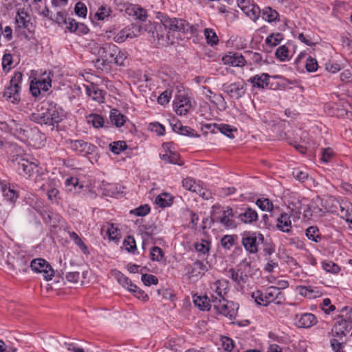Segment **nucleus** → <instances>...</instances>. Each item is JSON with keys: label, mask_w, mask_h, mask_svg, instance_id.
Masks as SVG:
<instances>
[{"label": "nucleus", "mask_w": 352, "mask_h": 352, "mask_svg": "<svg viewBox=\"0 0 352 352\" xmlns=\"http://www.w3.org/2000/svg\"><path fill=\"white\" fill-rule=\"evenodd\" d=\"M65 117L64 110L52 103L47 104L46 107H42V111L32 113L30 116V120L40 124H45L54 126L60 122Z\"/></svg>", "instance_id": "1"}, {"label": "nucleus", "mask_w": 352, "mask_h": 352, "mask_svg": "<svg viewBox=\"0 0 352 352\" xmlns=\"http://www.w3.org/2000/svg\"><path fill=\"white\" fill-rule=\"evenodd\" d=\"M92 50L98 56L96 63H100L102 66L107 63H113V56L118 52V47L113 43L96 44Z\"/></svg>", "instance_id": "2"}, {"label": "nucleus", "mask_w": 352, "mask_h": 352, "mask_svg": "<svg viewBox=\"0 0 352 352\" xmlns=\"http://www.w3.org/2000/svg\"><path fill=\"white\" fill-rule=\"evenodd\" d=\"M241 236L243 246L250 254L257 253L259 244L264 241L263 235L258 232H244Z\"/></svg>", "instance_id": "3"}, {"label": "nucleus", "mask_w": 352, "mask_h": 352, "mask_svg": "<svg viewBox=\"0 0 352 352\" xmlns=\"http://www.w3.org/2000/svg\"><path fill=\"white\" fill-rule=\"evenodd\" d=\"M212 305L214 309L220 314L228 318L230 320L234 319L237 315L239 305L233 301H228L226 299L212 300Z\"/></svg>", "instance_id": "4"}, {"label": "nucleus", "mask_w": 352, "mask_h": 352, "mask_svg": "<svg viewBox=\"0 0 352 352\" xmlns=\"http://www.w3.org/2000/svg\"><path fill=\"white\" fill-rule=\"evenodd\" d=\"M66 144L72 151L83 156L93 154L96 149L94 144L82 140L69 139L66 140Z\"/></svg>", "instance_id": "5"}, {"label": "nucleus", "mask_w": 352, "mask_h": 352, "mask_svg": "<svg viewBox=\"0 0 352 352\" xmlns=\"http://www.w3.org/2000/svg\"><path fill=\"white\" fill-rule=\"evenodd\" d=\"M157 19L165 28L171 31H181L187 28V21L181 19L170 18L164 13H158Z\"/></svg>", "instance_id": "6"}, {"label": "nucleus", "mask_w": 352, "mask_h": 352, "mask_svg": "<svg viewBox=\"0 0 352 352\" xmlns=\"http://www.w3.org/2000/svg\"><path fill=\"white\" fill-rule=\"evenodd\" d=\"M30 267L32 271L36 273H42L44 278L47 280H51L54 274L52 266L43 258L33 259L30 262Z\"/></svg>", "instance_id": "7"}, {"label": "nucleus", "mask_w": 352, "mask_h": 352, "mask_svg": "<svg viewBox=\"0 0 352 352\" xmlns=\"http://www.w3.org/2000/svg\"><path fill=\"white\" fill-rule=\"evenodd\" d=\"M141 26L136 24H131L121 30L113 37V41L116 43L124 42L127 38H133L140 35Z\"/></svg>", "instance_id": "8"}, {"label": "nucleus", "mask_w": 352, "mask_h": 352, "mask_svg": "<svg viewBox=\"0 0 352 352\" xmlns=\"http://www.w3.org/2000/svg\"><path fill=\"white\" fill-rule=\"evenodd\" d=\"M223 90L229 96L234 99H239L246 92L245 84L244 82H235L232 83H225L223 85Z\"/></svg>", "instance_id": "9"}, {"label": "nucleus", "mask_w": 352, "mask_h": 352, "mask_svg": "<svg viewBox=\"0 0 352 352\" xmlns=\"http://www.w3.org/2000/svg\"><path fill=\"white\" fill-rule=\"evenodd\" d=\"M239 267L240 268L237 270H235L234 268L230 269L228 270V276L237 285H241L245 283L248 278V275L242 272L241 267L250 268V263L244 259L240 263Z\"/></svg>", "instance_id": "10"}, {"label": "nucleus", "mask_w": 352, "mask_h": 352, "mask_svg": "<svg viewBox=\"0 0 352 352\" xmlns=\"http://www.w3.org/2000/svg\"><path fill=\"white\" fill-rule=\"evenodd\" d=\"M228 281L226 280H217L210 285L211 290L215 294L211 295L212 300L226 299L225 296L228 293Z\"/></svg>", "instance_id": "11"}, {"label": "nucleus", "mask_w": 352, "mask_h": 352, "mask_svg": "<svg viewBox=\"0 0 352 352\" xmlns=\"http://www.w3.org/2000/svg\"><path fill=\"white\" fill-rule=\"evenodd\" d=\"M336 206H339L338 215L347 223L352 229V203L346 199L336 201Z\"/></svg>", "instance_id": "12"}, {"label": "nucleus", "mask_w": 352, "mask_h": 352, "mask_svg": "<svg viewBox=\"0 0 352 352\" xmlns=\"http://www.w3.org/2000/svg\"><path fill=\"white\" fill-rule=\"evenodd\" d=\"M237 215L234 213L232 208L227 207L226 210H223V213L220 216L214 217L217 221L221 223L227 228H235L236 223L234 220V217Z\"/></svg>", "instance_id": "13"}, {"label": "nucleus", "mask_w": 352, "mask_h": 352, "mask_svg": "<svg viewBox=\"0 0 352 352\" xmlns=\"http://www.w3.org/2000/svg\"><path fill=\"white\" fill-rule=\"evenodd\" d=\"M17 162V171L19 175L24 177H30L35 170L37 171V165L33 162H29L24 158H16Z\"/></svg>", "instance_id": "14"}, {"label": "nucleus", "mask_w": 352, "mask_h": 352, "mask_svg": "<svg viewBox=\"0 0 352 352\" xmlns=\"http://www.w3.org/2000/svg\"><path fill=\"white\" fill-rule=\"evenodd\" d=\"M237 218L243 223L251 224L258 220V214L256 210L246 206L241 209V212L236 211Z\"/></svg>", "instance_id": "15"}, {"label": "nucleus", "mask_w": 352, "mask_h": 352, "mask_svg": "<svg viewBox=\"0 0 352 352\" xmlns=\"http://www.w3.org/2000/svg\"><path fill=\"white\" fill-rule=\"evenodd\" d=\"M296 324L300 328H310L317 323V318L311 313L296 314L295 316Z\"/></svg>", "instance_id": "16"}, {"label": "nucleus", "mask_w": 352, "mask_h": 352, "mask_svg": "<svg viewBox=\"0 0 352 352\" xmlns=\"http://www.w3.org/2000/svg\"><path fill=\"white\" fill-rule=\"evenodd\" d=\"M0 188L5 199L14 204L19 197L18 192L13 186L5 180L0 181Z\"/></svg>", "instance_id": "17"}, {"label": "nucleus", "mask_w": 352, "mask_h": 352, "mask_svg": "<svg viewBox=\"0 0 352 352\" xmlns=\"http://www.w3.org/2000/svg\"><path fill=\"white\" fill-rule=\"evenodd\" d=\"M222 60L225 65L232 67H243L246 64L244 56L238 52H229L228 54L224 56Z\"/></svg>", "instance_id": "18"}, {"label": "nucleus", "mask_w": 352, "mask_h": 352, "mask_svg": "<svg viewBox=\"0 0 352 352\" xmlns=\"http://www.w3.org/2000/svg\"><path fill=\"white\" fill-rule=\"evenodd\" d=\"M185 270L189 277L191 278L201 276L208 270L206 265L203 262L197 260L193 263L186 265Z\"/></svg>", "instance_id": "19"}, {"label": "nucleus", "mask_w": 352, "mask_h": 352, "mask_svg": "<svg viewBox=\"0 0 352 352\" xmlns=\"http://www.w3.org/2000/svg\"><path fill=\"white\" fill-rule=\"evenodd\" d=\"M174 107L176 113L180 116L186 115L192 107L190 99L186 96H180L175 102Z\"/></svg>", "instance_id": "20"}, {"label": "nucleus", "mask_w": 352, "mask_h": 352, "mask_svg": "<svg viewBox=\"0 0 352 352\" xmlns=\"http://www.w3.org/2000/svg\"><path fill=\"white\" fill-rule=\"evenodd\" d=\"M265 302L267 305L270 302H274L276 304H280L281 300L284 298V296L278 288L271 286L267 288L265 293Z\"/></svg>", "instance_id": "21"}, {"label": "nucleus", "mask_w": 352, "mask_h": 352, "mask_svg": "<svg viewBox=\"0 0 352 352\" xmlns=\"http://www.w3.org/2000/svg\"><path fill=\"white\" fill-rule=\"evenodd\" d=\"M7 263L16 273L26 272L29 267L28 260L24 256H17L12 262L8 259Z\"/></svg>", "instance_id": "22"}, {"label": "nucleus", "mask_w": 352, "mask_h": 352, "mask_svg": "<svg viewBox=\"0 0 352 352\" xmlns=\"http://www.w3.org/2000/svg\"><path fill=\"white\" fill-rule=\"evenodd\" d=\"M86 92L94 100L99 103H102L104 100L105 91L99 89L96 84L91 83L90 85L87 86Z\"/></svg>", "instance_id": "23"}, {"label": "nucleus", "mask_w": 352, "mask_h": 352, "mask_svg": "<svg viewBox=\"0 0 352 352\" xmlns=\"http://www.w3.org/2000/svg\"><path fill=\"white\" fill-rule=\"evenodd\" d=\"M248 81L252 85L253 87L264 89L269 85L270 75L266 73L255 75L250 78Z\"/></svg>", "instance_id": "24"}, {"label": "nucleus", "mask_w": 352, "mask_h": 352, "mask_svg": "<svg viewBox=\"0 0 352 352\" xmlns=\"http://www.w3.org/2000/svg\"><path fill=\"white\" fill-rule=\"evenodd\" d=\"M337 322L332 329V332L335 336H346L352 329V324L343 321L341 319H336Z\"/></svg>", "instance_id": "25"}, {"label": "nucleus", "mask_w": 352, "mask_h": 352, "mask_svg": "<svg viewBox=\"0 0 352 352\" xmlns=\"http://www.w3.org/2000/svg\"><path fill=\"white\" fill-rule=\"evenodd\" d=\"M276 227L284 232H289L292 228L291 217L287 213H282L277 219Z\"/></svg>", "instance_id": "26"}, {"label": "nucleus", "mask_w": 352, "mask_h": 352, "mask_svg": "<svg viewBox=\"0 0 352 352\" xmlns=\"http://www.w3.org/2000/svg\"><path fill=\"white\" fill-rule=\"evenodd\" d=\"M193 302L201 311L210 310L212 302V298L210 299L206 295L205 296H193Z\"/></svg>", "instance_id": "27"}, {"label": "nucleus", "mask_w": 352, "mask_h": 352, "mask_svg": "<svg viewBox=\"0 0 352 352\" xmlns=\"http://www.w3.org/2000/svg\"><path fill=\"white\" fill-rule=\"evenodd\" d=\"M140 230L142 232V238L143 240L142 246L143 248H144L145 245L150 243V240L152 239L153 235L155 234L157 228L156 226H141L140 227Z\"/></svg>", "instance_id": "28"}, {"label": "nucleus", "mask_w": 352, "mask_h": 352, "mask_svg": "<svg viewBox=\"0 0 352 352\" xmlns=\"http://www.w3.org/2000/svg\"><path fill=\"white\" fill-rule=\"evenodd\" d=\"M109 118L111 122L117 127L123 126L126 121V117L117 109L111 110Z\"/></svg>", "instance_id": "29"}, {"label": "nucleus", "mask_w": 352, "mask_h": 352, "mask_svg": "<svg viewBox=\"0 0 352 352\" xmlns=\"http://www.w3.org/2000/svg\"><path fill=\"white\" fill-rule=\"evenodd\" d=\"M113 274L118 283L122 285L123 287L127 289L129 292L131 291V288H136V285L132 283L131 279L125 276L122 272L115 270Z\"/></svg>", "instance_id": "30"}, {"label": "nucleus", "mask_w": 352, "mask_h": 352, "mask_svg": "<svg viewBox=\"0 0 352 352\" xmlns=\"http://www.w3.org/2000/svg\"><path fill=\"white\" fill-rule=\"evenodd\" d=\"M262 17L269 23L279 21V14L271 7H265L262 10Z\"/></svg>", "instance_id": "31"}, {"label": "nucleus", "mask_w": 352, "mask_h": 352, "mask_svg": "<svg viewBox=\"0 0 352 352\" xmlns=\"http://www.w3.org/2000/svg\"><path fill=\"white\" fill-rule=\"evenodd\" d=\"M243 12L254 22L256 21L261 14V10L259 7L254 3L249 5L245 10H243Z\"/></svg>", "instance_id": "32"}, {"label": "nucleus", "mask_w": 352, "mask_h": 352, "mask_svg": "<svg viewBox=\"0 0 352 352\" xmlns=\"http://www.w3.org/2000/svg\"><path fill=\"white\" fill-rule=\"evenodd\" d=\"M15 89L14 87L10 84L3 91V96L7 100H10L12 103H17L20 100V91H17L15 94Z\"/></svg>", "instance_id": "33"}, {"label": "nucleus", "mask_w": 352, "mask_h": 352, "mask_svg": "<svg viewBox=\"0 0 352 352\" xmlns=\"http://www.w3.org/2000/svg\"><path fill=\"white\" fill-rule=\"evenodd\" d=\"M68 234L70 239L74 242L84 254H89L87 246L75 232H69Z\"/></svg>", "instance_id": "34"}, {"label": "nucleus", "mask_w": 352, "mask_h": 352, "mask_svg": "<svg viewBox=\"0 0 352 352\" xmlns=\"http://www.w3.org/2000/svg\"><path fill=\"white\" fill-rule=\"evenodd\" d=\"M110 151L115 155H119L122 151L127 148V144L125 141H115L109 145Z\"/></svg>", "instance_id": "35"}, {"label": "nucleus", "mask_w": 352, "mask_h": 352, "mask_svg": "<svg viewBox=\"0 0 352 352\" xmlns=\"http://www.w3.org/2000/svg\"><path fill=\"white\" fill-rule=\"evenodd\" d=\"M214 128H217L222 134H224L227 137L230 138H233L234 137L233 132L236 131V129L232 127L231 126L226 124H214Z\"/></svg>", "instance_id": "36"}, {"label": "nucleus", "mask_w": 352, "mask_h": 352, "mask_svg": "<svg viewBox=\"0 0 352 352\" xmlns=\"http://www.w3.org/2000/svg\"><path fill=\"white\" fill-rule=\"evenodd\" d=\"M340 314L336 319H341L343 321L352 324V307L346 306L341 309Z\"/></svg>", "instance_id": "37"}, {"label": "nucleus", "mask_w": 352, "mask_h": 352, "mask_svg": "<svg viewBox=\"0 0 352 352\" xmlns=\"http://www.w3.org/2000/svg\"><path fill=\"white\" fill-rule=\"evenodd\" d=\"M306 236L314 242L318 243L321 239L320 231L316 226H310L306 230Z\"/></svg>", "instance_id": "38"}, {"label": "nucleus", "mask_w": 352, "mask_h": 352, "mask_svg": "<svg viewBox=\"0 0 352 352\" xmlns=\"http://www.w3.org/2000/svg\"><path fill=\"white\" fill-rule=\"evenodd\" d=\"M161 159L166 163L183 165V162H179V155L175 153L163 154L161 155Z\"/></svg>", "instance_id": "39"}, {"label": "nucleus", "mask_w": 352, "mask_h": 352, "mask_svg": "<svg viewBox=\"0 0 352 352\" xmlns=\"http://www.w3.org/2000/svg\"><path fill=\"white\" fill-rule=\"evenodd\" d=\"M195 248L199 253L206 254L210 251V242L208 240L201 239L195 243Z\"/></svg>", "instance_id": "40"}, {"label": "nucleus", "mask_w": 352, "mask_h": 352, "mask_svg": "<svg viewBox=\"0 0 352 352\" xmlns=\"http://www.w3.org/2000/svg\"><path fill=\"white\" fill-rule=\"evenodd\" d=\"M204 32L208 44L213 46L218 43V36L212 29L206 28Z\"/></svg>", "instance_id": "41"}, {"label": "nucleus", "mask_w": 352, "mask_h": 352, "mask_svg": "<svg viewBox=\"0 0 352 352\" xmlns=\"http://www.w3.org/2000/svg\"><path fill=\"white\" fill-rule=\"evenodd\" d=\"M87 119V122L92 124L93 126L95 128H100L104 126V120L100 115L90 114Z\"/></svg>", "instance_id": "42"}, {"label": "nucleus", "mask_w": 352, "mask_h": 352, "mask_svg": "<svg viewBox=\"0 0 352 352\" xmlns=\"http://www.w3.org/2000/svg\"><path fill=\"white\" fill-rule=\"evenodd\" d=\"M23 80V74L20 72H14L13 76L12 77L10 84L14 87L15 89V94L17 91H21V82Z\"/></svg>", "instance_id": "43"}, {"label": "nucleus", "mask_w": 352, "mask_h": 352, "mask_svg": "<svg viewBox=\"0 0 352 352\" xmlns=\"http://www.w3.org/2000/svg\"><path fill=\"white\" fill-rule=\"evenodd\" d=\"M283 39V35L280 33L271 34L265 39V43L270 47L278 45Z\"/></svg>", "instance_id": "44"}, {"label": "nucleus", "mask_w": 352, "mask_h": 352, "mask_svg": "<svg viewBox=\"0 0 352 352\" xmlns=\"http://www.w3.org/2000/svg\"><path fill=\"white\" fill-rule=\"evenodd\" d=\"M172 203V198L166 193L158 195L155 199V204L161 208L170 206Z\"/></svg>", "instance_id": "45"}, {"label": "nucleus", "mask_w": 352, "mask_h": 352, "mask_svg": "<svg viewBox=\"0 0 352 352\" xmlns=\"http://www.w3.org/2000/svg\"><path fill=\"white\" fill-rule=\"evenodd\" d=\"M164 254L162 248L153 246L150 251V258L153 261L160 262L162 261Z\"/></svg>", "instance_id": "46"}, {"label": "nucleus", "mask_w": 352, "mask_h": 352, "mask_svg": "<svg viewBox=\"0 0 352 352\" xmlns=\"http://www.w3.org/2000/svg\"><path fill=\"white\" fill-rule=\"evenodd\" d=\"M322 268L327 272L338 274L340 267L331 261H324L322 263Z\"/></svg>", "instance_id": "47"}, {"label": "nucleus", "mask_w": 352, "mask_h": 352, "mask_svg": "<svg viewBox=\"0 0 352 352\" xmlns=\"http://www.w3.org/2000/svg\"><path fill=\"white\" fill-rule=\"evenodd\" d=\"M128 56L127 52L124 50H120L118 48V52L113 56V63L119 66H124V62Z\"/></svg>", "instance_id": "48"}, {"label": "nucleus", "mask_w": 352, "mask_h": 352, "mask_svg": "<svg viewBox=\"0 0 352 352\" xmlns=\"http://www.w3.org/2000/svg\"><path fill=\"white\" fill-rule=\"evenodd\" d=\"M256 204L263 211H272L274 208L272 202L267 198L258 199Z\"/></svg>", "instance_id": "49"}, {"label": "nucleus", "mask_w": 352, "mask_h": 352, "mask_svg": "<svg viewBox=\"0 0 352 352\" xmlns=\"http://www.w3.org/2000/svg\"><path fill=\"white\" fill-rule=\"evenodd\" d=\"M151 211V208L148 204L141 205L134 210L130 211L131 214H135L138 217H144L148 214Z\"/></svg>", "instance_id": "50"}, {"label": "nucleus", "mask_w": 352, "mask_h": 352, "mask_svg": "<svg viewBox=\"0 0 352 352\" xmlns=\"http://www.w3.org/2000/svg\"><path fill=\"white\" fill-rule=\"evenodd\" d=\"M275 55L280 61H285L288 59L289 50L285 45H281L276 51Z\"/></svg>", "instance_id": "51"}, {"label": "nucleus", "mask_w": 352, "mask_h": 352, "mask_svg": "<svg viewBox=\"0 0 352 352\" xmlns=\"http://www.w3.org/2000/svg\"><path fill=\"white\" fill-rule=\"evenodd\" d=\"M251 297L254 300V302L259 305L267 306V303L265 302V294L261 290H256L252 292Z\"/></svg>", "instance_id": "52"}, {"label": "nucleus", "mask_w": 352, "mask_h": 352, "mask_svg": "<svg viewBox=\"0 0 352 352\" xmlns=\"http://www.w3.org/2000/svg\"><path fill=\"white\" fill-rule=\"evenodd\" d=\"M236 236L225 235L221 240V244L225 249L230 250L234 244V240Z\"/></svg>", "instance_id": "53"}, {"label": "nucleus", "mask_w": 352, "mask_h": 352, "mask_svg": "<svg viewBox=\"0 0 352 352\" xmlns=\"http://www.w3.org/2000/svg\"><path fill=\"white\" fill-rule=\"evenodd\" d=\"M15 22L16 24V28L18 29H26L28 28L30 25V21L26 19V17L21 16L19 12H17V15L15 18Z\"/></svg>", "instance_id": "54"}, {"label": "nucleus", "mask_w": 352, "mask_h": 352, "mask_svg": "<svg viewBox=\"0 0 352 352\" xmlns=\"http://www.w3.org/2000/svg\"><path fill=\"white\" fill-rule=\"evenodd\" d=\"M123 245L129 252H133L137 249L135 241L131 236H126L123 241Z\"/></svg>", "instance_id": "55"}, {"label": "nucleus", "mask_w": 352, "mask_h": 352, "mask_svg": "<svg viewBox=\"0 0 352 352\" xmlns=\"http://www.w3.org/2000/svg\"><path fill=\"white\" fill-rule=\"evenodd\" d=\"M111 12V10L109 7L107 6H101L96 13V16L98 20L102 21L107 17L110 16Z\"/></svg>", "instance_id": "56"}, {"label": "nucleus", "mask_w": 352, "mask_h": 352, "mask_svg": "<svg viewBox=\"0 0 352 352\" xmlns=\"http://www.w3.org/2000/svg\"><path fill=\"white\" fill-rule=\"evenodd\" d=\"M318 67V61L316 58L309 56L306 60L305 68L308 72H314Z\"/></svg>", "instance_id": "57"}, {"label": "nucleus", "mask_w": 352, "mask_h": 352, "mask_svg": "<svg viewBox=\"0 0 352 352\" xmlns=\"http://www.w3.org/2000/svg\"><path fill=\"white\" fill-rule=\"evenodd\" d=\"M141 279L146 286L157 285L158 283L157 278L153 274H142Z\"/></svg>", "instance_id": "58"}, {"label": "nucleus", "mask_w": 352, "mask_h": 352, "mask_svg": "<svg viewBox=\"0 0 352 352\" xmlns=\"http://www.w3.org/2000/svg\"><path fill=\"white\" fill-rule=\"evenodd\" d=\"M12 64V55L10 53L5 54L2 58V67L4 71H10Z\"/></svg>", "instance_id": "59"}, {"label": "nucleus", "mask_w": 352, "mask_h": 352, "mask_svg": "<svg viewBox=\"0 0 352 352\" xmlns=\"http://www.w3.org/2000/svg\"><path fill=\"white\" fill-rule=\"evenodd\" d=\"M36 83L41 91H47L52 86V80L47 77V78L37 80Z\"/></svg>", "instance_id": "60"}, {"label": "nucleus", "mask_w": 352, "mask_h": 352, "mask_svg": "<svg viewBox=\"0 0 352 352\" xmlns=\"http://www.w3.org/2000/svg\"><path fill=\"white\" fill-rule=\"evenodd\" d=\"M107 234L109 236V239L111 241H117L119 238L118 236V229L117 227H115L113 223L109 225V227L107 230Z\"/></svg>", "instance_id": "61"}, {"label": "nucleus", "mask_w": 352, "mask_h": 352, "mask_svg": "<svg viewBox=\"0 0 352 352\" xmlns=\"http://www.w3.org/2000/svg\"><path fill=\"white\" fill-rule=\"evenodd\" d=\"M130 292L133 293L134 296L140 300H142L145 302L148 300V296L144 292V291L139 288L137 285L136 288H131Z\"/></svg>", "instance_id": "62"}, {"label": "nucleus", "mask_w": 352, "mask_h": 352, "mask_svg": "<svg viewBox=\"0 0 352 352\" xmlns=\"http://www.w3.org/2000/svg\"><path fill=\"white\" fill-rule=\"evenodd\" d=\"M171 98V91L166 90L162 92L157 98V102L162 105H165L169 102Z\"/></svg>", "instance_id": "63"}, {"label": "nucleus", "mask_w": 352, "mask_h": 352, "mask_svg": "<svg viewBox=\"0 0 352 352\" xmlns=\"http://www.w3.org/2000/svg\"><path fill=\"white\" fill-rule=\"evenodd\" d=\"M74 10H75V13L78 16H82V17L86 16L87 12V9L86 6L83 3H82L80 1L76 3Z\"/></svg>", "instance_id": "64"}]
</instances>
